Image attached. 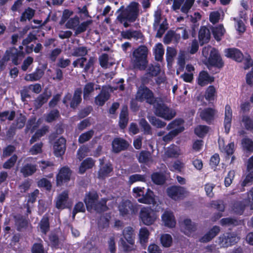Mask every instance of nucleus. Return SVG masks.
Masks as SVG:
<instances>
[{"instance_id":"50","label":"nucleus","mask_w":253,"mask_h":253,"mask_svg":"<svg viewBox=\"0 0 253 253\" xmlns=\"http://www.w3.org/2000/svg\"><path fill=\"white\" fill-rule=\"evenodd\" d=\"M94 134V131L90 129L84 133L81 134L78 138V141L82 144L90 139Z\"/></svg>"},{"instance_id":"19","label":"nucleus","mask_w":253,"mask_h":253,"mask_svg":"<svg viewBox=\"0 0 253 253\" xmlns=\"http://www.w3.org/2000/svg\"><path fill=\"white\" fill-rule=\"evenodd\" d=\"M220 228L218 226L214 225L210 229L204 236L201 237L199 241L201 243H206L211 241L220 232Z\"/></svg>"},{"instance_id":"4","label":"nucleus","mask_w":253,"mask_h":253,"mask_svg":"<svg viewBox=\"0 0 253 253\" xmlns=\"http://www.w3.org/2000/svg\"><path fill=\"white\" fill-rule=\"evenodd\" d=\"M120 215L125 218H130L138 211V205L128 199H123L118 206Z\"/></svg>"},{"instance_id":"2","label":"nucleus","mask_w":253,"mask_h":253,"mask_svg":"<svg viewBox=\"0 0 253 253\" xmlns=\"http://www.w3.org/2000/svg\"><path fill=\"white\" fill-rule=\"evenodd\" d=\"M148 49L145 45H140L135 48L131 57L133 68L140 71L145 70L148 64Z\"/></svg>"},{"instance_id":"51","label":"nucleus","mask_w":253,"mask_h":253,"mask_svg":"<svg viewBox=\"0 0 253 253\" xmlns=\"http://www.w3.org/2000/svg\"><path fill=\"white\" fill-rule=\"evenodd\" d=\"M242 122L243 123L246 129L249 131L253 130V120L250 116L243 115Z\"/></svg>"},{"instance_id":"53","label":"nucleus","mask_w":253,"mask_h":253,"mask_svg":"<svg viewBox=\"0 0 253 253\" xmlns=\"http://www.w3.org/2000/svg\"><path fill=\"white\" fill-rule=\"evenodd\" d=\"M164 52L165 50L162 44L161 43H158L155 52V58L156 60L158 61H161L163 59Z\"/></svg>"},{"instance_id":"64","label":"nucleus","mask_w":253,"mask_h":253,"mask_svg":"<svg viewBox=\"0 0 253 253\" xmlns=\"http://www.w3.org/2000/svg\"><path fill=\"white\" fill-rule=\"evenodd\" d=\"M32 253H44L43 245L41 243H34L31 249Z\"/></svg>"},{"instance_id":"42","label":"nucleus","mask_w":253,"mask_h":253,"mask_svg":"<svg viewBox=\"0 0 253 253\" xmlns=\"http://www.w3.org/2000/svg\"><path fill=\"white\" fill-rule=\"evenodd\" d=\"M225 30L222 25H219L212 29V34L217 41H220L223 36Z\"/></svg>"},{"instance_id":"23","label":"nucleus","mask_w":253,"mask_h":253,"mask_svg":"<svg viewBox=\"0 0 253 253\" xmlns=\"http://www.w3.org/2000/svg\"><path fill=\"white\" fill-rule=\"evenodd\" d=\"M162 219L166 226L169 228L175 227L176 221L172 212L169 211H165L162 216Z\"/></svg>"},{"instance_id":"33","label":"nucleus","mask_w":253,"mask_h":253,"mask_svg":"<svg viewBox=\"0 0 253 253\" xmlns=\"http://www.w3.org/2000/svg\"><path fill=\"white\" fill-rule=\"evenodd\" d=\"M123 236L126 241L131 245H134V236L133 228L128 226L125 228L123 232Z\"/></svg>"},{"instance_id":"47","label":"nucleus","mask_w":253,"mask_h":253,"mask_svg":"<svg viewBox=\"0 0 253 253\" xmlns=\"http://www.w3.org/2000/svg\"><path fill=\"white\" fill-rule=\"evenodd\" d=\"M87 53L88 50L86 46H80L74 48L72 55L75 57H84Z\"/></svg>"},{"instance_id":"10","label":"nucleus","mask_w":253,"mask_h":253,"mask_svg":"<svg viewBox=\"0 0 253 253\" xmlns=\"http://www.w3.org/2000/svg\"><path fill=\"white\" fill-rule=\"evenodd\" d=\"M4 54L7 58H8L9 61L11 58L12 63L16 66L19 64L20 61L25 56V53L23 50H18L14 46L9 47L5 51Z\"/></svg>"},{"instance_id":"14","label":"nucleus","mask_w":253,"mask_h":253,"mask_svg":"<svg viewBox=\"0 0 253 253\" xmlns=\"http://www.w3.org/2000/svg\"><path fill=\"white\" fill-rule=\"evenodd\" d=\"M100 168L98 171V177L100 179H104L110 176V173L113 171V165L108 162L104 164V160L99 159Z\"/></svg>"},{"instance_id":"1","label":"nucleus","mask_w":253,"mask_h":253,"mask_svg":"<svg viewBox=\"0 0 253 253\" xmlns=\"http://www.w3.org/2000/svg\"><path fill=\"white\" fill-rule=\"evenodd\" d=\"M139 14V3L137 2H131L125 9L118 14L117 20L123 24L125 28L130 26L129 23L134 22L138 18Z\"/></svg>"},{"instance_id":"60","label":"nucleus","mask_w":253,"mask_h":253,"mask_svg":"<svg viewBox=\"0 0 253 253\" xmlns=\"http://www.w3.org/2000/svg\"><path fill=\"white\" fill-rule=\"evenodd\" d=\"M195 0H185L183 5L181 7V11L187 14L193 5Z\"/></svg>"},{"instance_id":"15","label":"nucleus","mask_w":253,"mask_h":253,"mask_svg":"<svg viewBox=\"0 0 253 253\" xmlns=\"http://www.w3.org/2000/svg\"><path fill=\"white\" fill-rule=\"evenodd\" d=\"M128 142L121 137H116L112 142V151L115 153H119L126 150L129 147Z\"/></svg>"},{"instance_id":"11","label":"nucleus","mask_w":253,"mask_h":253,"mask_svg":"<svg viewBox=\"0 0 253 253\" xmlns=\"http://www.w3.org/2000/svg\"><path fill=\"white\" fill-rule=\"evenodd\" d=\"M72 171L69 168L64 166L61 168L56 176V185L61 186L70 181Z\"/></svg>"},{"instance_id":"36","label":"nucleus","mask_w":253,"mask_h":253,"mask_svg":"<svg viewBox=\"0 0 253 253\" xmlns=\"http://www.w3.org/2000/svg\"><path fill=\"white\" fill-rule=\"evenodd\" d=\"M40 227L41 232L44 234H46L49 231L50 224L47 214H45L42 216L40 222Z\"/></svg>"},{"instance_id":"54","label":"nucleus","mask_w":253,"mask_h":253,"mask_svg":"<svg viewBox=\"0 0 253 253\" xmlns=\"http://www.w3.org/2000/svg\"><path fill=\"white\" fill-rule=\"evenodd\" d=\"M79 18L77 16H75L74 18L69 19L65 26L68 29L75 30L79 25Z\"/></svg>"},{"instance_id":"29","label":"nucleus","mask_w":253,"mask_h":253,"mask_svg":"<svg viewBox=\"0 0 253 253\" xmlns=\"http://www.w3.org/2000/svg\"><path fill=\"white\" fill-rule=\"evenodd\" d=\"M50 96V93L48 94L46 91H44L40 94L34 101V105L36 108L39 109L41 108L44 104L47 102Z\"/></svg>"},{"instance_id":"55","label":"nucleus","mask_w":253,"mask_h":253,"mask_svg":"<svg viewBox=\"0 0 253 253\" xmlns=\"http://www.w3.org/2000/svg\"><path fill=\"white\" fill-rule=\"evenodd\" d=\"M17 160V156L16 154L13 155L5 163H3L2 167L5 169H10L15 165Z\"/></svg>"},{"instance_id":"25","label":"nucleus","mask_w":253,"mask_h":253,"mask_svg":"<svg viewBox=\"0 0 253 253\" xmlns=\"http://www.w3.org/2000/svg\"><path fill=\"white\" fill-rule=\"evenodd\" d=\"M199 40L201 45L209 42L211 38V33L206 26H202L199 31Z\"/></svg>"},{"instance_id":"41","label":"nucleus","mask_w":253,"mask_h":253,"mask_svg":"<svg viewBox=\"0 0 253 253\" xmlns=\"http://www.w3.org/2000/svg\"><path fill=\"white\" fill-rule=\"evenodd\" d=\"M60 117L59 110L57 109L51 110L45 116V121L51 123Z\"/></svg>"},{"instance_id":"17","label":"nucleus","mask_w":253,"mask_h":253,"mask_svg":"<svg viewBox=\"0 0 253 253\" xmlns=\"http://www.w3.org/2000/svg\"><path fill=\"white\" fill-rule=\"evenodd\" d=\"M225 56L237 62H241L244 59L242 51L237 48H228L225 49Z\"/></svg>"},{"instance_id":"32","label":"nucleus","mask_w":253,"mask_h":253,"mask_svg":"<svg viewBox=\"0 0 253 253\" xmlns=\"http://www.w3.org/2000/svg\"><path fill=\"white\" fill-rule=\"evenodd\" d=\"M43 74L44 73L42 69L37 68L33 73L26 74L24 79L26 81L31 82L39 81L42 78Z\"/></svg>"},{"instance_id":"18","label":"nucleus","mask_w":253,"mask_h":253,"mask_svg":"<svg viewBox=\"0 0 253 253\" xmlns=\"http://www.w3.org/2000/svg\"><path fill=\"white\" fill-rule=\"evenodd\" d=\"M66 140L63 137H60L54 142L53 149L55 156L61 157L64 154L66 148Z\"/></svg>"},{"instance_id":"16","label":"nucleus","mask_w":253,"mask_h":253,"mask_svg":"<svg viewBox=\"0 0 253 253\" xmlns=\"http://www.w3.org/2000/svg\"><path fill=\"white\" fill-rule=\"evenodd\" d=\"M216 111L211 107L206 108L199 112V116L202 120L211 125L214 120Z\"/></svg>"},{"instance_id":"62","label":"nucleus","mask_w":253,"mask_h":253,"mask_svg":"<svg viewBox=\"0 0 253 253\" xmlns=\"http://www.w3.org/2000/svg\"><path fill=\"white\" fill-rule=\"evenodd\" d=\"M49 239L52 247L58 249L59 246V239L58 236L55 233H52L49 236Z\"/></svg>"},{"instance_id":"37","label":"nucleus","mask_w":253,"mask_h":253,"mask_svg":"<svg viewBox=\"0 0 253 253\" xmlns=\"http://www.w3.org/2000/svg\"><path fill=\"white\" fill-rule=\"evenodd\" d=\"M48 131V127L46 126L38 129L30 140V144L37 141L40 138L43 136Z\"/></svg>"},{"instance_id":"56","label":"nucleus","mask_w":253,"mask_h":253,"mask_svg":"<svg viewBox=\"0 0 253 253\" xmlns=\"http://www.w3.org/2000/svg\"><path fill=\"white\" fill-rule=\"evenodd\" d=\"M160 72V67L151 65L148 69L146 75L150 77H156Z\"/></svg>"},{"instance_id":"31","label":"nucleus","mask_w":253,"mask_h":253,"mask_svg":"<svg viewBox=\"0 0 253 253\" xmlns=\"http://www.w3.org/2000/svg\"><path fill=\"white\" fill-rule=\"evenodd\" d=\"M183 222L184 225V234L185 235H189L196 231L197 225L195 223L193 222L190 219H184Z\"/></svg>"},{"instance_id":"22","label":"nucleus","mask_w":253,"mask_h":253,"mask_svg":"<svg viewBox=\"0 0 253 253\" xmlns=\"http://www.w3.org/2000/svg\"><path fill=\"white\" fill-rule=\"evenodd\" d=\"M214 78L211 76L207 71H202L200 72L197 79V83L201 86H204L214 81Z\"/></svg>"},{"instance_id":"13","label":"nucleus","mask_w":253,"mask_h":253,"mask_svg":"<svg viewBox=\"0 0 253 253\" xmlns=\"http://www.w3.org/2000/svg\"><path fill=\"white\" fill-rule=\"evenodd\" d=\"M239 241V238L235 234L227 232L219 237V244L224 248L233 246Z\"/></svg>"},{"instance_id":"30","label":"nucleus","mask_w":253,"mask_h":253,"mask_svg":"<svg viewBox=\"0 0 253 253\" xmlns=\"http://www.w3.org/2000/svg\"><path fill=\"white\" fill-rule=\"evenodd\" d=\"M95 165V161L91 157L85 159L81 163L79 168V172L84 173L88 169H92Z\"/></svg>"},{"instance_id":"21","label":"nucleus","mask_w":253,"mask_h":253,"mask_svg":"<svg viewBox=\"0 0 253 253\" xmlns=\"http://www.w3.org/2000/svg\"><path fill=\"white\" fill-rule=\"evenodd\" d=\"M232 118V111L230 106L226 104L225 107V117L224 120V126L225 132L226 134L229 132L231 126V121Z\"/></svg>"},{"instance_id":"58","label":"nucleus","mask_w":253,"mask_h":253,"mask_svg":"<svg viewBox=\"0 0 253 253\" xmlns=\"http://www.w3.org/2000/svg\"><path fill=\"white\" fill-rule=\"evenodd\" d=\"M38 185L40 187H43L47 191H50L52 185L50 181L45 178H42L38 182Z\"/></svg>"},{"instance_id":"38","label":"nucleus","mask_w":253,"mask_h":253,"mask_svg":"<svg viewBox=\"0 0 253 253\" xmlns=\"http://www.w3.org/2000/svg\"><path fill=\"white\" fill-rule=\"evenodd\" d=\"M210 127L206 125H199L194 129L195 134L201 138H203L209 132Z\"/></svg>"},{"instance_id":"40","label":"nucleus","mask_w":253,"mask_h":253,"mask_svg":"<svg viewBox=\"0 0 253 253\" xmlns=\"http://www.w3.org/2000/svg\"><path fill=\"white\" fill-rule=\"evenodd\" d=\"M151 154L148 151H141L139 155L138 160L140 163L147 164L152 160Z\"/></svg>"},{"instance_id":"43","label":"nucleus","mask_w":253,"mask_h":253,"mask_svg":"<svg viewBox=\"0 0 253 253\" xmlns=\"http://www.w3.org/2000/svg\"><path fill=\"white\" fill-rule=\"evenodd\" d=\"M160 241L162 245L165 248L170 247L172 243V238L169 234H164L161 235Z\"/></svg>"},{"instance_id":"8","label":"nucleus","mask_w":253,"mask_h":253,"mask_svg":"<svg viewBox=\"0 0 253 253\" xmlns=\"http://www.w3.org/2000/svg\"><path fill=\"white\" fill-rule=\"evenodd\" d=\"M139 217L140 221L147 226L153 224L157 218L155 211L150 207L142 208L139 211Z\"/></svg>"},{"instance_id":"26","label":"nucleus","mask_w":253,"mask_h":253,"mask_svg":"<svg viewBox=\"0 0 253 253\" xmlns=\"http://www.w3.org/2000/svg\"><path fill=\"white\" fill-rule=\"evenodd\" d=\"M154 192L149 188L147 189L146 193L144 192L142 196L138 199V201L142 204H151L155 202Z\"/></svg>"},{"instance_id":"3","label":"nucleus","mask_w":253,"mask_h":253,"mask_svg":"<svg viewBox=\"0 0 253 253\" xmlns=\"http://www.w3.org/2000/svg\"><path fill=\"white\" fill-rule=\"evenodd\" d=\"M98 195L96 191H89L86 193L84 201L87 211H91L92 210H94L100 213L108 209L106 205L107 200L102 198L100 201H98Z\"/></svg>"},{"instance_id":"12","label":"nucleus","mask_w":253,"mask_h":253,"mask_svg":"<svg viewBox=\"0 0 253 253\" xmlns=\"http://www.w3.org/2000/svg\"><path fill=\"white\" fill-rule=\"evenodd\" d=\"M208 68L210 67H215L218 69L222 68L224 66V62L223 61L218 51L215 48H213L210 54L209 57L208 59Z\"/></svg>"},{"instance_id":"34","label":"nucleus","mask_w":253,"mask_h":253,"mask_svg":"<svg viewBox=\"0 0 253 253\" xmlns=\"http://www.w3.org/2000/svg\"><path fill=\"white\" fill-rule=\"evenodd\" d=\"M94 85L93 82H88L84 85L83 92L84 100L89 99L91 94L94 91Z\"/></svg>"},{"instance_id":"48","label":"nucleus","mask_w":253,"mask_h":253,"mask_svg":"<svg viewBox=\"0 0 253 253\" xmlns=\"http://www.w3.org/2000/svg\"><path fill=\"white\" fill-rule=\"evenodd\" d=\"M216 90L213 85H210L206 90L205 97V99L209 101H212L214 99Z\"/></svg>"},{"instance_id":"59","label":"nucleus","mask_w":253,"mask_h":253,"mask_svg":"<svg viewBox=\"0 0 253 253\" xmlns=\"http://www.w3.org/2000/svg\"><path fill=\"white\" fill-rule=\"evenodd\" d=\"M211 206L217 210L219 212H223L225 210V206L223 202L221 200L213 201L211 203Z\"/></svg>"},{"instance_id":"61","label":"nucleus","mask_w":253,"mask_h":253,"mask_svg":"<svg viewBox=\"0 0 253 253\" xmlns=\"http://www.w3.org/2000/svg\"><path fill=\"white\" fill-rule=\"evenodd\" d=\"M253 181V171H251L246 176L245 179L241 183L243 188L250 186Z\"/></svg>"},{"instance_id":"52","label":"nucleus","mask_w":253,"mask_h":253,"mask_svg":"<svg viewBox=\"0 0 253 253\" xmlns=\"http://www.w3.org/2000/svg\"><path fill=\"white\" fill-rule=\"evenodd\" d=\"M139 125L143 129L145 134H152L151 127L145 119L142 118L140 120Z\"/></svg>"},{"instance_id":"49","label":"nucleus","mask_w":253,"mask_h":253,"mask_svg":"<svg viewBox=\"0 0 253 253\" xmlns=\"http://www.w3.org/2000/svg\"><path fill=\"white\" fill-rule=\"evenodd\" d=\"M220 224L222 226H237L239 224V221L235 218L226 217L220 220Z\"/></svg>"},{"instance_id":"57","label":"nucleus","mask_w":253,"mask_h":253,"mask_svg":"<svg viewBox=\"0 0 253 253\" xmlns=\"http://www.w3.org/2000/svg\"><path fill=\"white\" fill-rule=\"evenodd\" d=\"M149 121L153 126L157 128H163L166 126V123L165 122L154 116L151 117Z\"/></svg>"},{"instance_id":"20","label":"nucleus","mask_w":253,"mask_h":253,"mask_svg":"<svg viewBox=\"0 0 253 253\" xmlns=\"http://www.w3.org/2000/svg\"><path fill=\"white\" fill-rule=\"evenodd\" d=\"M248 204L246 199L235 200L232 203V210L235 214L241 215L243 214Z\"/></svg>"},{"instance_id":"63","label":"nucleus","mask_w":253,"mask_h":253,"mask_svg":"<svg viewBox=\"0 0 253 253\" xmlns=\"http://www.w3.org/2000/svg\"><path fill=\"white\" fill-rule=\"evenodd\" d=\"M176 52L174 48L171 47H168L166 52V60L169 64L172 62L173 57L176 55Z\"/></svg>"},{"instance_id":"44","label":"nucleus","mask_w":253,"mask_h":253,"mask_svg":"<svg viewBox=\"0 0 253 253\" xmlns=\"http://www.w3.org/2000/svg\"><path fill=\"white\" fill-rule=\"evenodd\" d=\"M35 14V10L30 7H28L22 13L20 17V21L25 22L28 19L30 20Z\"/></svg>"},{"instance_id":"9","label":"nucleus","mask_w":253,"mask_h":253,"mask_svg":"<svg viewBox=\"0 0 253 253\" xmlns=\"http://www.w3.org/2000/svg\"><path fill=\"white\" fill-rule=\"evenodd\" d=\"M167 196L175 201H180L184 199L186 194V189L179 185H171L166 189Z\"/></svg>"},{"instance_id":"27","label":"nucleus","mask_w":253,"mask_h":253,"mask_svg":"<svg viewBox=\"0 0 253 253\" xmlns=\"http://www.w3.org/2000/svg\"><path fill=\"white\" fill-rule=\"evenodd\" d=\"M37 169L36 165L27 163L21 168L20 172L24 177H27L34 174Z\"/></svg>"},{"instance_id":"35","label":"nucleus","mask_w":253,"mask_h":253,"mask_svg":"<svg viewBox=\"0 0 253 253\" xmlns=\"http://www.w3.org/2000/svg\"><path fill=\"white\" fill-rule=\"evenodd\" d=\"M151 178L152 182L156 185H162L166 182L165 175L159 172H154L151 175Z\"/></svg>"},{"instance_id":"7","label":"nucleus","mask_w":253,"mask_h":253,"mask_svg":"<svg viewBox=\"0 0 253 253\" xmlns=\"http://www.w3.org/2000/svg\"><path fill=\"white\" fill-rule=\"evenodd\" d=\"M136 98L140 102L145 101L150 105H155L157 102L153 91L144 84L141 85L139 87L136 93Z\"/></svg>"},{"instance_id":"46","label":"nucleus","mask_w":253,"mask_h":253,"mask_svg":"<svg viewBox=\"0 0 253 253\" xmlns=\"http://www.w3.org/2000/svg\"><path fill=\"white\" fill-rule=\"evenodd\" d=\"M92 23V20H88L81 23L78 25L76 29L75 35H78L81 33L84 32L89 25Z\"/></svg>"},{"instance_id":"5","label":"nucleus","mask_w":253,"mask_h":253,"mask_svg":"<svg viewBox=\"0 0 253 253\" xmlns=\"http://www.w3.org/2000/svg\"><path fill=\"white\" fill-rule=\"evenodd\" d=\"M82 89L81 87L76 88L74 92L73 95L71 93L67 92L63 98V103L66 106H70L73 109H76L81 103Z\"/></svg>"},{"instance_id":"45","label":"nucleus","mask_w":253,"mask_h":253,"mask_svg":"<svg viewBox=\"0 0 253 253\" xmlns=\"http://www.w3.org/2000/svg\"><path fill=\"white\" fill-rule=\"evenodd\" d=\"M15 115V111L14 110L11 111L10 114L9 111L0 112V120L2 122L5 121L6 119L9 121H13Z\"/></svg>"},{"instance_id":"6","label":"nucleus","mask_w":253,"mask_h":253,"mask_svg":"<svg viewBox=\"0 0 253 253\" xmlns=\"http://www.w3.org/2000/svg\"><path fill=\"white\" fill-rule=\"evenodd\" d=\"M153 105L155 108V114L157 117L169 121L176 116L175 110L169 107L162 101L160 103L157 101L156 103Z\"/></svg>"},{"instance_id":"39","label":"nucleus","mask_w":253,"mask_h":253,"mask_svg":"<svg viewBox=\"0 0 253 253\" xmlns=\"http://www.w3.org/2000/svg\"><path fill=\"white\" fill-rule=\"evenodd\" d=\"M241 144L244 150L248 152H253V141L251 138H243L241 141Z\"/></svg>"},{"instance_id":"24","label":"nucleus","mask_w":253,"mask_h":253,"mask_svg":"<svg viewBox=\"0 0 253 253\" xmlns=\"http://www.w3.org/2000/svg\"><path fill=\"white\" fill-rule=\"evenodd\" d=\"M110 97L108 91L102 89L100 93L95 97L94 103L98 106H103Z\"/></svg>"},{"instance_id":"28","label":"nucleus","mask_w":253,"mask_h":253,"mask_svg":"<svg viewBox=\"0 0 253 253\" xmlns=\"http://www.w3.org/2000/svg\"><path fill=\"white\" fill-rule=\"evenodd\" d=\"M69 199L68 194L66 191H63L60 194L56 201L55 207L58 209H64L67 208V203Z\"/></svg>"}]
</instances>
